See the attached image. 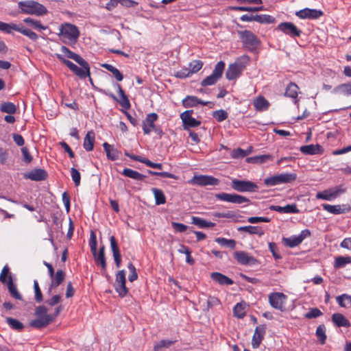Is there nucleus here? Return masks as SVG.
I'll use <instances>...</instances> for the list:
<instances>
[{
  "instance_id": "1",
  "label": "nucleus",
  "mask_w": 351,
  "mask_h": 351,
  "mask_svg": "<svg viewBox=\"0 0 351 351\" xmlns=\"http://www.w3.org/2000/svg\"><path fill=\"white\" fill-rule=\"evenodd\" d=\"M62 309V306L60 305L55 309L53 314H48V310L45 306H38L36 308L34 312L37 318L30 321L29 326L38 329L46 327L56 319Z\"/></svg>"
},
{
  "instance_id": "2",
  "label": "nucleus",
  "mask_w": 351,
  "mask_h": 351,
  "mask_svg": "<svg viewBox=\"0 0 351 351\" xmlns=\"http://www.w3.org/2000/svg\"><path fill=\"white\" fill-rule=\"evenodd\" d=\"M58 34L61 40L65 44L77 43L80 33L77 26L69 23H64L59 27Z\"/></svg>"
},
{
  "instance_id": "3",
  "label": "nucleus",
  "mask_w": 351,
  "mask_h": 351,
  "mask_svg": "<svg viewBox=\"0 0 351 351\" xmlns=\"http://www.w3.org/2000/svg\"><path fill=\"white\" fill-rule=\"evenodd\" d=\"M97 237L96 234L93 231H91L89 240V245L90 251L93 255L95 261L97 264H99L101 267L102 270L106 271V262L105 258V247L102 246L99 248V252H97Z\"/></svg>"
},
{
  "instance_id": "4",
  "label": "nucleus",
  "mask_w": 351,
  "mask_h": 351,
  "mask_svg": "<svg viewBox=\"0 0 351 351\" xmlns=\"http://www.w3.org/2000/svg\"><path fill=\"white\" fill-rule=\"evenodd\" d=\"M19 7L23 13L27 14L43 16L47 13V10L43 5L34 1H21Z\"/></svg>"
},
{
  "instance_id": "5",
  "label": "nucleus",
  "mask_w": 351,
  "mask_h": 351,
  "mask_svg": "<svg viewBox=\"0 0 351 351\" xmlns=\"http://www.w3.org/2000/svg\"><path fill=\"white\" fill-rule=\"evenodd\" d=\"M244 48L254 52L261 45V40L251 31L243 30L237 32Z\"/></svg>"
},
{
  "instance_id": "6",
  "label": "nucleus",
  "mask_w": 351,
  "mask_h": 351,
  "mask_svg": "<svg viewBox=\"0 0 351 351\" xmlns=\"http://www.w3.org/2000/svg\"><path fill=\"white\" fill-rule=\"evenodd\" d=\"M56 56L80 78L85 79L87 76H90V67L86 61V64H80L82 66L80 68L70 60H66L60 53H56Z\"/></svg>"
},
{
  "instance_id": "7",
  "label": "nucleus",
  "mask_w": 351,
  "mask_h": 351,
  "mask_svg": "<svg viewBox=\"0 0 351 351\" xmlns=\"http://www.w3.org/2000/svg\"><path fill=\"white\" fill-rule=\"evenodd\" d=\"M231 187L236 191L243 193L256 192L258 189V186L253 182L249 180H241L233 179L231 182Z\"/></svg>"
},
{
  "instance_id": "8",
  "label": "nucleus",
  "mask_w": 351,
  "mask_h": 351,
  "mask_svg": "<svg viewBox=\"0 0 351 351\" xmlns=\"http://www.w3.org/2000/svg\"><path fill=\"white\" fill-rule=\"evenodd\" d=\"M189 184L199 186H217L219 184V179L207 175L194 176L192 179L189 180Z\"/></svg>"
},
{
  "instance_id": "9",
  "label": "nucleus",
  "mask_w": 351,
  "mask_h": 351,
  "mask_svg": "<svg viewBox=\"0 0 351 351\" xmlns=\"http://www.w3.org/2000/svg\"><path fill=\"white\" fill-rule=\"evenodd\" d=\"M215 197L218 200L237 204H241L243 203H248L250 202V200L248 198L235 193H217L215 194Z\"/></svg>"
},
{
  "instance_id": "10",
  "label": "nucleus",
  "mask_w": 351,
  "mask_h": 351,
  "mask_svg": "<svg viewBox=\"0 0 351 351\" xmlns=\"http://www.w3.org/2000/svg\"><path fill=\"white\" fill-rule=\"evenodd\" d=\"M125 282L126 279L125 271L123 269L119 271L116 274L114 287L116 291L118 293L119 295L121 298L125 297L128 292V290L125 286Z\"/></svg>"
},
{
  "instance_id": "11",
  "label": "nucleus",
  "mask_w": 351,
  "mask_h": 351,
  "mask_svg": "<svg viewBox=\"0 0 351 351\" xmlns=\"http://www.w3.org/2000/svg\"><path fill=\"white\" fill-rule=\"evenodd\" d=\"M276 29L291 38L300 37L302 34V31L291 22L280 23Z\"/></svg>"
},
{
  "instance_id": "12",
  "label": "nucleus",
  "mask_w": 351,
  "mask_h": 351,
  "mask_svg": "<svg viewBox=\"0 0 351 351\" xmlns=\"http://www.w3.org/2000/svg\"><path fill=\"white\" fill-rule=\"evenodd\" d=\"M193 110H189L183 112L180 114V119L182 121V126L184 130H187L192 128H196L200 125L201 121L192 117Z\"/></svg>"
},
{
  "instance_id": "13",
  "label": "nucleus",
  "mask_w": 351,
  "mask_h": 351,
  "mask_svg": "<svg viewBox=\"0 0 351 351\" xmlns=\"http://www.w3.org/2000/svg\"><path fill=\"white\" fill-rule=\"evenodd\" d=\"M269 302L270 305L278 310L283 311L285 309L284 304L287 300V296L279 292L272 293L269 295Z\"/></svg>"
},
{
  "instance_id": "14",
  "label": "nucleus",
  "mask_w": 351,
  "mask_h": 351,
  "mask_svg": "<svg viewBox=\"0 0 351 351\" xmlns=\"http://www.w3.org/2000/svg\"><path fill=\"white\" fill-rule=\"evenodd\" d=\"M234 257L237 261L243 265H254L258 261L245 251H237L234 253Z\"/></svg>"
},
{
  "instance_id": "15",
  "label": "nucleus",
  "mask_w": 351,
  "mask_h": 351,
  "mask_svg": "<svg viewBox=\"0 0 351 351\" xmlns=\"http://www.w3.org/2000/svg\"><path fill=\"white\" fill-rule=\"evenodd\" d=\"M295 15L301 19H317L324 15L320 10L304 8L297 11Z\"/></svg>"
},
{
  "instance_id": "16",
  "label": "nucleus",
  "mask_w": 351,
  "mask_h": 351,
  "mask_svg": "<svg viewBox=\"0 0 351 351\" xmlns=\"http://www.w3.org/2000/svg\"><path fill=\"white\" fill-rule=\"evenodd\" d=\"M158 116L155 112H152L147 114L145 120L143 121V130L145 134H149L153 128L156 126L155 122L157 121Z\"/></svg>"
},
{
  "instance_id": "17",
  "label": "nucleus",
  "mask_w": 351,
  "mask_h": 351,
  "mask_svg": "<svg viewBox=\"0 0 351 351\" xmlns=\"http://www.w3.org/2000/svg\"><path fill=\"white\" fill-rule=\"evenodd\" d=\"M344 192L345 189H342L341 188H337L335 189H327L322 192L317 193L316 195V198L331 201Z\"/></svg>"
},
{
  "instance_id": "18",
  "label": "nucleus",
  "mask_w": 351,
  "mask_h": 351,
  "mask_svg": "<svg viewBox=\"0 0 351 351\" xmlns=\"http://www.w3.org/2000/svg\"><path fill=\"white\" fill-rule=\"evenodd\" d=\"M266 332V326L265 324L256 326L252 339V346L253 348H258L261 345Z\"/></svg>"
},
{
  "instance_id": "19",
  "label": "nucleus",
  "mask_w": 351,
  "mask_h": 351,
  "mask_svg": "<svg viewBox=\"0 0 351 351\" xmlns=\"http://www.w3.org/2000/svg\"><path fill=\"white\" fill-rule=\"evenodd\" d=\"M24 178L33 181H42L47 178V173L42 169H35L23 175Z\"/></svg>"
},
{
  "instance_id": "20",
  "label": "nucleus",
  "mask_w": 351,
  "mask_h": 351,
  "mask_svg": "<svg viewBox=\"0 0 351 351\" xmlns=\"http://www.w3.org/2000/svg\"><path fill=\"white\" fill-rule=\"evenodd\" d=\"M322 208L324 210L334 215L346 213L350 210V206L346 205H330L323 204Z\"/></svg>"
},
{
  "instance_id": "21",
  "label": "nucleus",
  "mask_w": 351,
  "mask_h": 351,
  "mask_svg": "<svg viewBox=\"0 0 351 351\" xmlns=\"http://www.w3.org/2000/svg\"><path fill=\"white\" fill-rule=\"evenodd\" d=\"M60 51L63 57H66L68 58H71L79 64H86V60L82 58L80 55L71 51L69 48L65 46H62L60 48Z\"/></svg>"
},
{
  "instance_id": "22",
  "label": "nucleus",
  "mask_w": 351,
  "mask_h": 351,
  "mask_svg": "<svg viewBox=\"0 0 351 351\" xmlns=\"http://www.w3.org/2000/svg\"><path fill=\"white\" fill-rule=\"evenodd\" d=\"M64 278L65 273L62 269L58 270L53 276L51 277V282L48 292L50 293L53 289L58 287L64 281Z\"/></svg>"
},
{
  "instance_id": "23",
  "label": "nucleus",
  "mask_w": 351,
  "mask_h": 351,
  "mask_svg": "<svg viewBox=\"0 0 351 351\" xmlns=\"http://www.w3.org/2000/svg\"><path fill=\"white\" fill-rule=\"evenodd\" d=\"M300 151L304 155H315L321 154L323 152V149L319 144H311L301 146Z\"/></svg>"
},
{
  "instance_id": "24",
  "label": "nucleus",
  "mask_w": 351,
  "mask_h": 351,
  "mask_svg": "<svg viewBox=\"0 0 351 351\" xmlns=\"http://www.w3.org/2000/svg\"><path fill=\"white\" fill-rule=\"evenodd\" d=\"M269 209L271 210H274L280 213H298L299 210L297 208L295 204H288L285 206H270Z\"/></svg>"
},
{
  "instance_id": "25",
  "label": "nucleus",
  "mask_w": 351,
  "mask_h": 351,
  "mask_svg": "<svg viewBox=\"0 0 351 351\" xmlns=\"http://www.w3.org/2000/svg\"><path fill=\"white\" fill-rule=\"evenodd\" d=\"M209 103L208 101H204L195 96H187L182 100V105L185 108L193 107L197 104L206 106Z\"/></svg>"
},
{
  "instance_id": "26",
  "label": "nucleus",
  "mask_w": 351,
  "mask_h": 351,
  "mask_svg": "<svg viewBox=\"0 0 351 351\" xmlns=\"http://www.w3.org/2000/svg\"><path fill=\"white\" fill-rule=\"evenodd\" d=\"M103 147L108 160L114 161L119 158V151L114 148L112 145L108 144V143H104Z\"/></svg>"
},
{
  "instance_id": "27",
  "label": "nucleus",
  "mask_w": 351,
  "mask_h": 351,
  "mask_svg": "<svg viewBox=\"0 0 351 351\" xmlns=\"http://www.w3.org/2000/svg\"><path fill=\"white\" fill-rule=\"evenodd\" d=\"M332 320L337 327H350L349 320L341 313H334L332 315Z\"/></svg>"
},
{
  "instance_id": "28",
  "label": "nucleus",
  "mask_w": 351,
  "mask_h": 351,
  "mask_svg": "<svg viewBox=\"0 0 351 351\" xmlns=\"http://www.w3.org/2000/svg\"><path fill=\"white\" fill-rule=\"evenodd\" d=\"M237 230L240 232H247L249 234H257L260 237L264 234V231L259 226H240L237 228Z\"/></svg>"
},
{
  "instance_id": "29",
  "label": "nucleus",
  "mask_w": 351,
  "mask_h": 351,
  "mask_svg": "<svg viewBox=\"0 0 351 351\" xmlns=\"http://www.w3.org/2000/svg\"><path fill=\"white\" fill-rule=\"evenodd\" d=\"M95 138V132L93 130L88 131L85 136L83 146L87 152H90L93 149Z\"/></svg>"
},
{
  "instance_id": "30",
  "label": "nucleus",
  "mask_w": 351,
  "mask_h": 351,
  "mask_svg": "<svg viewBox=\"0 0 351 351\" xmlns=\"http://www.w3.org/2000/svg\"><path fill=\"white\" fill-rule=\"evenodd\" d=\"M211 278L212 279L218 282L220 285H230L234 283L233 280L230 279V278L227 277L226 276L219 273V272H213L211 274Z\"/></svg>"
},
{
  "instance_id": "31",
  "label": "nucleus",
  "mask_w": 351,
  "mask_h": 351,
  "mask_svg": "<svg viewBox=\"0 0 351 351\" xmlns=\"http://www.w3.org/2000/svg\"><path fill=\"white\" fill-rule=\"evenodd\" d=\"M242 72L241 70L232 63L229 65L226 72V77L228 80H232L239 77Z\"/></svg>"
},
{
  "instance_id": "32",
  "label": "nucleus",
  "mask_w": 351,
  "mask_h": 351,
  "mask_svg": "<svg viewBox=\"0 0 351 351\" xmlns=\"http://www.w3.org/2000/svg\"><path fill=\"white\" fill-rule=\"evenodd\" d=\"M254 106L257 111H265L269 106V101L263 96H259L254 100Z\"/></svg>"
},
{
  "instance_id": "33",
  "label": "nucleus",
  "mask_w": 351,
  "mask_h": 351,
  "mask_svg": "<svg viewBox=\"0 0 351 351\" xmlns=\"http://www.w3.org/2000/svg\"><path fill=\"white\" fill-rule=\"evenodd\" d=\"M6 284L11 296L14 299L22 300V296L19 292L16 286L13 282L12 275H10L9 280H8Z\"/></svg>"
},
{
  "instance_id": "34",
  "label": "nucleus",
  "mask_w": 351,
  "mask_h": 351,
  "mask_svg": "<svg viewBox=\"0 0 351 351\" xmlns=\"http://www.w3.org/2000/svg\"><path fill=\"white\" fill-rule=\"evenodd\" d=\"M114 86L117 88L119 96L121 97V100L119 101V104L125 109H128L130 107V101L125 94L123 90L121 88V86L119 84H115Z\"/></svg>"
},
{
  "instance_id": "35",
  "label": "nucleus",
  "mask_w": 351,
  "mask_h": 351,
  "mask_svg": "<svg viewBox=\"0 0 351 351\" xmlns=\"http://www.w3.org/2000/svg\"><path fill=\"white\" fill-rule=\"evenodd\" d=\"M122 174L126 177L134 179L135 180L142 181L145 178V176L140 173L139 172L131 169L125 168L123 169Z\"/></svg>"
},
{
  "instance_id": "36",
  "label": "nucleus",
  "mask_w": 351,
  "mask_h": 351,
  "mask_svg": "<svg viewBox=\"0 0 351 351\" xmlns=\"http://www.w3.org/2000/svg\"><path fill=\"white\" fill-rule=\"evenodd\" d=\"M191 223L196 225L200 228H212L214 227L215 223L211 221H208L202 218L198 217H192Z\"/></svg>"
},
{
  "instance_id": "37",
  "label": "nucleus",
  "mask_w": 351,
  "mask_h": 351,
  "mask_svg": "<svg viewBox=\"0 0 351 351\" xmlns=\"http://www.w3.org/2000/svg\"><path fill=\"white\" fill-rule=\"evenodd\" d=\"M17 110V106L12 102L5 101L0 105V111L9 114H15Z\"/></svg>"
},
{
  "instance_id": "38",
  "label": "nucleus",
  "mask_w": 351,
  "mask_h": 351,
  "mask_svg": "<svg viewBox=\"0 0 351 351\" xmlns=\"http://www.w3.org/2000/svg\"><path fill=\"white\" fill-rule=\"evenodd\" d=\"M298 86L293 82H290L286 88L285 95L295 99L298 95Z\"/></svg>"
},
{
  "instance_id": "39",
  "label": "nucleus",
  "mask_w": 351,
  "mask_h": 351,
  "mask_svg": "<svg viewBox=\"0 0 351 351\" xmlns=\"http://www.w3.org/2000/svg\"><path fill=\"white\" fill-rule=\"evenodd\" d=\"M16 32H19L28 37L30 40L36 41L38 38V36L31 29L25 27L23 25H17Z\"/></svg>"
},
{
  "instance_id": "40",
  "label": "nucleus",
  "mask_w": 351,
  "mask_h": 351,
  "mask_svg": "<svg viewBox=\"0 0 351 351\" xmlns=\"http://www.w3.org/2000/svg\"><path fill=\"white\" fill-rule=\"evenodd\" d=\"M23 22L36 30H45L48 29V27L43 25L40 21L34 20L29 17L24 19Z\"/></svg>"
},
{
  "instance_id": "41",
  "label": "nucleus",
  "mask_w": 351,
  "mask_h": 351,
  "mask_svg": "<svg viewBox=\"0 0 351 351\" xmlns=\"http://www.w3.org/2000/svg\"><path fill=\"white\" fill-rule=\"evenodd\" d=\"M152 191L154 195L156 205L164 204L166 202V197L161 189L153 188Z\"/></svg>"
},
{
  "instance_id": "42",
  "label": "nucleus",
  "mask_w": 351,
  "mask_h": 351,
  "mask_svg": "<svg viewBox=\"0 0 351 351\" xmlns=\"http://www.w3.org/2000/svg\"><path fill=\"white\" fill-rule=\"evenodd\" d=\"M278 176L280 184L293 182L297 178V175L295 173H286L278 174Z\"/></svg>"
},
{
  "instance_id": "43",
  "label": "nucleus",
  "mask_w": 351,
  "mask_h": 351,
  "mask_svg": "<svg viewBox=\"0 0 351 351\" xmlns=\"http://www.w3.org/2000/svg\"><path fill=\"white\" fill-rule=\"evenodd\" d=\"M272 156L269 154H264L260 156H256L253 157H250L247 159L248 162L251 163H257L262 164L267 162L269 160H271Z\"/></svg>"
},
{
  "instance_id": "44",
  "label": "nucleus",
  "mask_w": 351,
  "mask_h": 351,
  "mask_svg": "<svg viewBox=\"0 0 351 351\" xmlns=\"http://www.w3.org/2000/svg\"><path fill=\"white\" fill-rule=\"evenodd\" d=\"M250 60V57L247 55H243L239 57L234 64L242 71L245 69L246 66L249 64Z\"/></svg>"
},
{
  "instance_id": "45",
  "label": "nucleus",
  "mask_w": 351,
  "mask_h": 351,
  "mask_svg": "<svg viewBox=\"0 0 351 351\" xmlns=\"http://www.w3.org/2000/svg\"><path fill=\"white\" fill-rule=\"evenodd\" d=\"M334 91L335 93H339L341 94H343V95H347V96L351 95V82L341 84L337 86L334 89Z\"/></svg>"
},
{
  "instance_id": "46",
  "label": "nucleus",
  "mask_w": 351,
  "mask_h": 351,
  "mask_svg": "<svg viewBox=\"0 0 351 351\" xmlns=\"http://www.w3.org/2000/svg\"><path fill=\"white\" fill-rule=\"evenodd\" d=\"M282 241L284 244L289 247H296L302 243L298 235H294L288 238L284 237Z\"/></svg>"
},
{
  "instance_id": "47",
  "label": "nucleus",
  "mask_w": 351,
  "mask_h": 351,
  "mask_svg": "<svg viewBox=\"0 0 351 351\" xmlns=\"http://www.w3.org/2000/svg\"><path fill=\"white\" fill-rule=\"evenodd\" d=\"M337 302L341 307L347 308L351 306V296L346 293L337 297Z\"/></svg>"
},
{
  "instance_id": "48",
  "label": "nucleus",
  "mask_w": 351,
  "mask_h": 351,
  "mask_svg": "<svg viewBox=\"0 0 351 351\" xmlns=\"http://www.w3.org/2000/svg\"><path fill=\"white\" fill-rule=\"evenodd\" d=\"M215 242L222 246H226L231 249H234L236 247V241L234 239H228L226 238L218 237L215 239Z\"/></svg>"
},
{
  "instance_id": "49",
  "label": "nucleus",
  "mask_w": 351,
  "mask_h": 351,
  "mask_svg": "<svg viewBox=\"0 0 351 351\" xmlns=\"http://www.w3.org/2000/svg\"><path fill=\"white\" fill-rule=\"evenodd\" d=\"M351 263V257L350 256H338L335 258L334 267L335 268H342L345 267L347 264Z\"/></svg>"
},
{
  "instance_id": "50",
  "label": "nucleus",
  "mask_w": 351,
  "mask_h": 351,
  "mask_svg": "<svg viewBox=\"0 0 351 351\" xmlns=\"http://www.w3.org/2000/svg\"><path fill=\"white\" fill-rule=\"evenodd\" d=\"M17 25L15 23H6L0 21V31L6 34H12V30L16 31Z\"/></svg>"
},
{
  "instance_id": "51",
  "label": "nucleus",
  "mask_w": 351,
  "mask_h": 351,
  "mask_svg": "<svg viewBox=\"0 0 351 351\" xmlns=\"http://www.w3.org/2000/svg\"><path fill=\"white\" fill-rule=\"evenodd\" d=\"M255 21L260 23H273L275 22V18L268 14L255 15Z\"/></svg>"
},
{
  "instance_id": "52",
  "label": "nucleus",
  "mask_w": 351,
  "mask_h": 351,
  "mask_svg": "<svg viewBox=\"0 0 351 351\" xmlns=\"http://www.w3.org/2000/svg\"><path fill=\"white\" fill-rule=\"evenodd\" d=\"M6 322L12 329L19 331L22 330L24 327L23 324L21 322H19L18 319L12 317H7Z\"/></svg>"
},
{
  "instance_id": "53",
  "label": "nucleus",
  "mask_w": 351,
  "mask_h": 351,
  "mask_svg": "<svg viewBox=\"0 0 351 351\" xmlns=\"http://www.w3.org/2000/svg\"><path fill=\"white\" fill-rule=\"evenodd\" d=\"M228 116V112L224 110H218L213 112V117L219 122L226 120Z\"/></svg>"
},
{
  "instance_id": "54",
  "label": "nucleus",
  "mask_w": 351,
  "mask_h": 351,
  "mask_svg": "<svg viewBox=\"0 0 351 351\" xmlns=\"http://www.w3.org/2000/svg\"><path fill=\"white\" fill-rule=\"evenodd\" d=\"M203 66V62L200 60H193L190 62L189 65V69L191 72V74L199 71Z\"/></svg>"
},
{
  "instance_id": "55",
  "label": "nucleus",
  "mask_w": 351,
  "mask_h": 351,
  "mask_svg": "<svg viewBox=\"0 0 351 351\" xmlns=\"http://www.w3.org/2000/svg\"><path fill=\"white\" fill-rule=\"evenodd\" d=\"M225 68V63L223 61H219L215 65V67L212 73L214 75L217 77L219 79L221 78L222 73Z\"/></svg>"
},
{
  "instance_id": "56",
  "label": "nucleus",
  "mask_w": 351,
  "mask_h": 351,
  "mask_svg": "<svg viewBox=\"0 0 351 351\" xmlns=\"http://www.w3.org/2000/svg\"><path fill=\"white\" fill-rule=\"evenodd\" d=\"M316 335L319 340L321 341V343L324 344L326 339V329L324 326L320 325L317 328Z\"/></svg>"
},
{
  "instance_id": "57",
  "label": "nucleus",
  "mask_w": 351,
  "mask_h": 351,
  "mask_svg": "<svg viewBox=\"0 0 351 351\" xmlns=\"http://www.w3.org/2000/svg\"><path fill=\"white\" fill-rule=\"evenodd\" d=\"M234 315L238 318H242L245 315V308L243 304L238 303L235 305L233 309Z\"/></svg>"
},
{
  "instance_id": "58",
  "label": "nucleus",
  "mask_w": 351,
  "mask_h": 351,
  "mask_svg": "<svg viewBox=\"0 0 351 351\" xmlns=\"http://www.w3.org/2000/svg\"><path fill=\"white\" fill-rule=\"evenodd\" d=\"M322 315V312L317 308H311L309 311L304 315L307 319L317 318Z\"/></svg>"
},
{
  "instance_id": "59",
  "label": "nucleus",
  "mask_w": 351,
  "mask_h": 351,
  "mask_svg": "<svg viewBox=\"0 0 351 351\" xmlns=\"http://www.w3.org/2000/svg\"><path fill=\"white\" fill-rule=\"evenodd\" d=\"M10 275H11L10 273V268L6 265L3 267L1 270L0 274V281L3 284L7 283L8 280H9Z\"/></svg>"
},
{
  "instance_id": "60",
  "label": "nucleus",
  "mask_w": 351,
  "mask_h": 351,
  "mask_svg": "<svg viewBox=\"0 0 351 351\" xmlns=\"http://www.w3.org/2000/svg\"><path fill=\"white\" fill-rule=\"evenodd\" d=\"M34 289L35 293V300L37 302H41L43 300V293L39 287V285L37 280L34 281Z\"/></svg>"
},
{
  "instance_id": "61",
  "label": "nucleus",
  "mask_w": 351,
  "mask_h": 351,
  "mask_svg": "<svg viewBox=\"0 0 351 351\" xmlns=\"http://www.w3.org/2000/svg\"><path fill=\"white\" fill-rule=\"evenodd\" d=\"M219 78L214 75L213 74H211L210 75L206 77L204 80H203L201 82V85L202 86H211L215 84Z\"/></svg>"
},
{
  "instance_id": "62",
  "label": "nucleus",
  "mask_w": 351,
  "mask_h": 351,
  "mask_svg": "<svg viewBox=\"0 0 351 351\" xmlns=\"http://www.w3.org/2000/svg\"><path fill=\"white\" fill-rule=\"evenodd\" d=\"M173 343V341L170 340H161L154 347V351H160L162 348H168Z\"/></svg>"
},
{
  "instance_id": "63",
  "label": "nucleus",
  "mask_w": 351,
  "mask_h": 351,
  "mask_svg": "<svg viewBox=\"0 0 351 351\" xmlns=\"http://www.w3.org/2000/svg\"><path fill=\"white\" fill-rule=\"evenodd\" d=\"M264 184L268 186H273L278 184H280L278 176L275 175L271 177H268L264 180Z\"/></svg>"
},
{
  "instance_id": "64",
  "label": "nucleus",
  "mask_w": 351,
  "mask_h": 351,
  "mask_svg": "<svg viewBox=\"0 0 351 351\" xmlns=\"http://www.w3.org/2000/svg\"><path fill=\"white\" fill-rule=\"evenodd\" d=\"M71 176L76 186L80 184L81 176L80 172L74 167L71 169Z\"/></svg>"
}]
</instances>
